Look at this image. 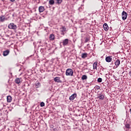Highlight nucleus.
Masks as SVG:
<instances>
[{"mask_svg":"<svg viewBox=\"0 0 131 131\" xmlns=\"http://www.w3.org/2000/svg\"><path fill=\"white\" fill-rule=\"evenodd\" d=\"M20 82H21V79L20 78H17V84L20 83Z\"/></svg>","mask_w":131,"mask_h":131,"instance_id":"4be33fe9","label":"nucleus"},{"mask_svg":"<svg viewBox=\"0 0 131 131\" xmlns=\"http://www.w3.org/2000/svg\"><path fill=\"white\" fill-rule=\"evenodd\" d=\"M125 126H126V128H129V127H130V125H129V124H126L125 125Z\"/></svg>","mask_w":131,"mask_h":131,"instance_id":"a878e982","label":"nucleus"},{"mask_svg":"<svg viewBox=\"0 0 131 131\" xmlns=\"http://www.w3.org/2000/svg\"><path fill=\"white\" fill-rule=\"evenodd\" d=\"M11 2H15V0H10Z\"/></svg>","mask_w":131,"mask_h":131,"instance_id":"7c9ffc66","label":"nucleus"},{"mask_svg":"<svg viewBox=\"0 0 131 131\" xmlns=\"http://www.w3.org/2000/svg\"><path fill=\"white\" fill-rule=\"evenodd\" d=\"M69 41V40L68 39H65L63 42V46H67V45H68V42Z\"/></svg>","mask_w":131,"mask_h":131,"instance_id":"6e6552de","label":"nucleus"},{"mask_svg":"<svg viewBox=\"0 0 131 131\" xmlns=\"http://www.w3.org/2000/svg\"><path fill=\"white\" fill-rule=\"evenodd\" d=\"M9 53H10V51L9 50H6L3 52V55L4 56H8Z\"/></svg>","mask_w":131,"mask_h":131,"instance_id":"4468645a","label":"nucleus"},{"mask_svg":"<svg viewBox=\"0 0 131 131\" xmlns=\"http://www.w3.org/2000/svg\"><path fill=\"white\" fill-rule=\"evenodd\" d=\"M49 39L50 40H54L55 39V35L54 34H51L49 36Z\"/></svg>","mask_w":131,"mask_h":131,"instance_id":"dca6fc26","label":"nucleus"},{"mask_svg":"<svg viewBox=\"0 0 131 131\" xmlns=\"http://www.w3.org/2000/svg\"><path fill=\"white\" fill-rule=\"evenodd\" d=\"M126 18H127V13L123 11L122 13V20H126Z\"/></svg>","mask_w":131,"mask_h":131,"instance_id":"7ed1b4c3","label":"nucleus"},{"mask_svg":"<svg viewBox=\"0 0 131 131\" xmlns=\"http://www.w3.org/2000/svg\"><path fill=\"white\" fill-rule=\"evenodd\" d=\"M15 83H17V78L15 79Z\"/></svg>","mask_w":131,"mask_h":131,"instance_id":"c85d7f7f","label":"nucleus"},{"mask_svg":"<svg viewBox=\"0 0 131 131\" xmlns=\"http://www.w3.org/2000/svg\"><path fill=\"white\" fill-rule=\"evenodd\" d=\"M57 4H61L62 2V0H56Z\"/></svg>","mask_w":131,"mask_h":131,"instance_id":"b1692460","label":"nucleus"},{"mask_svg":"<svg viewBox=\"0 0 131 131\" xmlns=\"http://www.w3.org/2000/svg\"><path fill=\"white\" fill-rule=\"evenodd\" d=\"M54 4H55V1L54 0L49 1V5H51L52 6Z\"/></svg>","mask_w":131,"mask_h":131,"instance_id":"412c9836","label":"nucleus"},{"mask_svg":"<svg viewBox=\"0 0 131 131\" xmlns=\"http://www.w3.org/2000/svg\"><path fill=\"white\" fill-rule=\"evenodd\" d=\"M87 78H88V76H86V75H83L81 77V79L82 80H84V79H87Z\"/></svg>","mask_w":131,"mask_h":131,"instance_id":"aec40b11","label":"nucleus"},{"mask_svg":"<svg viewBox=\"0 0 131 131\" xmlns=\"http://www.w3.org/2000/svg\"><path fill=\"white\" fill-rule=\"evenodd\" d=\"M8 28H9V29H16L17 26L13 23H11L8 25Z\"/></svg>","mask_w":131,"mask_h":131,"instance_id":"20e7f679","label":"nucleus"},{"mask_svg":"<svg viewBox=\"0 0 131 131\" xmlns=\"http://www.w3.org/2000/svg\"><path fill=\"white\" fill-rule=\"evenodd\" d=\"M93 66L94 70H97V67H98V62H95L93 63Z\"/></svg>","mask_w":131,"mask_h":131,"instance_id":"9d476101","label":"nucleus"},{"mask_svg":"<svg viewBox=\"0 0 131 131\" xmlns=\"http://www.w3.org/2000/svg\"><path fill=\"white\" fill-rule=\"evenodd\" d=\"M97 98L99 100H104L105 97L104 96V95L99 94Z\"/></svg>","mask_w":131,"mask_h":131,"instance_id":"39448f33","label":"nucleus"},{"mask_svg":"<svg viewBox=\"0 0 131 131\" xmlns=\"http://www.w3.org/2000/svg\"><path fill=\"white\" fill-rule=\"evenodd\" d=\"M75 98H76V94H74L70 97L69 99L71 101H73V100L75 99Z\"/></svg>","mask_w":131,"mask_h":131,"instance_id":"1a4fd4ad","label":"nucleus"},{"mask_svg":"<svg viewBox=\"0 0 131 131\" xmlns=\"http://www.w3.org/2000/svg\"><path fill=\"white\" fill-rule=\"evenodd\" d=\"M115 66L117 68L119 65H120V60L119 59H117L115 62Z\"/></svg>","mask_w":131,"mask_h":131,"instance_id":"ddd939ff","label":"nucleus"},{"mask_svg":"<svg viewBox=\"0 0 131 131\" xmlns=\"http://www.w3.org/2000/svg\"><path fill=\"white\" fill-rule=\"evenodd\" d=\"M129 74L130 76H131V71L129 72Z\"/></svg>","mask_w":131,"mask_h":131,"instance_id":"c756f323","label":"nucleus"},{"mask_svg":"<svg viewBox=\"0 0 131 131\" xmlns=\"http://www.w3.org/2000/svg\"><path fill=\"white\" fill-rule=\"evenodd\" d=\"M97 81H98V82H101L102 81V78H99L97 79Z\"/></svg>","mask_w":131,"mask_h":131,"instance_id":"393cba45","label":"nucleus"},{"mask_svg":"<svg viewBox=\"0 0 131 131\" xmlns=\"http://www.w3.org/2000/svg\"><path fill=\"white\" fill-rule=\"evenodd\" d=\"M40 107H43L45 106V102H42L40 103Z\"/></svg>","mask_w":131,"mask_h":131,"instance_id":"5701e85b","label":"nucleus"},{"mask_svg":"<svg viewBox=\"0 0 131 131\" xmlns=\"http://www.w3.org/2000/svg\"><path fill=\"white\" fill-rule=\"evenodd\" d=\"M103 28L105 31H107L109 28L108 27V25L107 24H103Z\"/></svg>","mask_w":131,"mask_h":131,"instance_id":"f8f14e48","label":"nucleus"},{"mask_svg":"<svg viewBox=\"0 0 131 131\" xmlns=\"http://www.w3.org/2000/svg\"><path fill=\"white\" fill-rule=\"evenodd\" d=\"M66 75L68 76H73V70L71 69H68L66 70Z\"/></svg>","mask_w":131,"mask_h":131,"instance_id":"f257e3e1","label":"nucleus"},{"mask_svg":"<svg viewBox=\"0 0 131 131\" xmlns=\"http://www.w3.org/2000/svg\"><path fill=\"white\" fill-rule=\"evenodd\" d=\"M35 88H36V89H38V88H40V83L39 82L36 83Z\"/></svg>","mask_w":131,"mask_h":131,"instance_id":"6ab92c4d","label":"nucleus"},{"mask_svg":"<svg viewBox=\"0 0 131 131\" xmlns=\"http://www.w3.org/2000/svg\"><path fill=\"white\" fill-rule=\"evenodd\" d=\"M112 60V58H111V56H107L105 58V61L108 63H110V62H111Z\"/></svg>","mask_w":131,"mask_h":131,"instance_id":"0eeeda50","label":"nucleus"},{"mask_svg":"<svg viewBox=\"0 0 131 131\" xmlns=\"http://www.w3.org/2000/svg\"><path fill=\"white\" fill-rule=\"evenodd\" d=\"M96 89H97V90H100V86H97Z\"/></svg>","mask_w":131,"mask_h":131,"instance_id":"cd10ccee","label":"nucleus"},{"mask_svg":"<svg viewBox=\"0 0 131 131\" xmlns=\"http://www.w3.org/2000/svg\"><path fill=\"white\" fill-rule=\"evenodd\" d=\"M7 102L8 103H11V102H12V97H11V96H7Z\"/></svg>","mask_w":131,"mask_h":131,"instance_id":"2eb2a0df","label":"nucleus"},{"mask_svg":"<svg viewBox=\"0 0 131 131\" xmlns=\"http://www.w3.org/2000/svg\"><path fill=\"white\" fill-rule=\"evenodd\" d=\"M88 57V54L87 53H83L82 54L81 57L83 59H84L85 58H86Z\"/></svg>","mask_w":131,"mask_h":131,"instance_id":"a211bd4d","label":"nucleus"},{"mask_svg":"<svg viewBox=\"0 0 131 131\" xmlns=\"http://www.w3.org/2000/svg\"><path fill=\"white\" fill-rule=\"evenodd\" d=\"M89 40L90 39H89V38H86L85 39V42H88Z\"/></svg>","mask_w":131,"mask_h":131,"instance_id":"bb28decb","label":"nucleus"},{"mask_svg":"<svg viewBox=\"0 0 131 131\" xmlns=\"http://www.w3.org/2000/svg\"><path fill=\"white\" fill-rule=\"evenodd\" d=\"M39 13H42L45 11V7L42 6H40L38 8Z\"/></svg>","mask_w":131,"mask_h":131,"instance_id":"9b49d317","label":"nucleus"},{"mask_svg":"<svg viewBox=\"0 0 131 131\" xmlns=\"http://www.w3.org/2000/svg\"><path fill=\"white\" fill-rule=\"evenodd\" d=\"M54 80L56 82H62V81H61V79H60V77H56L54 78Z\"/></svg>","mask_w":131,"mask_h":131,"instance_id":"423d86ee","label":"nucleus"},{"mask_svg":"<svg viewBox=\"0 0 131 131\" xmlns=\"http://www.w3.org/2000/svg\"><path fill=\"white\" fill-rule=\"evenodd\" d=\"M5 20H6V17H5V16H0L1 22H4V21H5Z\"/></svg>","mask_w":131,"mask_h":131,"instance_id":"f3484780","label":"nucleus"},{"mask_svg":"<svg viewBox=\"0 0 131 131\" xmlns=\"http://www.w3.org/2000/svg\"><path fill=\"white\" fill-rule=\"evenodd\" d=\"M60 31L61 35H64L66 33V28L64 26H62L60 28Z\"/></svg>","mask_w":131,"mask_h":131,"instance_id":"f03ea898","label":"nucleus"}]
</instances>
